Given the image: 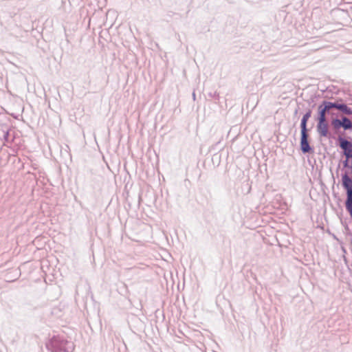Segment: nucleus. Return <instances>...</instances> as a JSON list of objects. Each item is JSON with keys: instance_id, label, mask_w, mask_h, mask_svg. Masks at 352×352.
I'll use <instances>...</instances> for the list:
<instances>
[{"instance_id": "1", "label": "nucleus", "mask_w": 352, "mask_h": 352, "mask_svg": "<svg viewBox=\"0 0 352 352\" xmlns=\"http://www.w3.org/2000/svg\"><path fill=\"white\" fill-rule=\"evenodd\" d=\"M342 185L346 190L347 197L345 206L352 217V179L347 175H344L342 176Z\"/></svg>"}, {"instance_id": "2", "label": "nucleus", "mask_w": 352, "mask_h": 352, "mask_svg": "<svg viewBox=\"0 0 352 352\" xmlns=\"http://www.w3.org/2000/svg\"><path fill=\"white\" fill-rule=\"evenodd\" d=\"M340 146L343 149L344 153L347 159L352 157V142L340 138Z\"/></svg>"}, {"instance_id": "3", "label": "nucleus", "mask_w": 352, "mask_h": 352, "mask_svg": "<svg viewBox=\"0 0 352 352\" xmlns=\"http://www.w3.org/2000/svg\"><path fill=\"white\" fill-rule=\"evenodd\" d=\"M307 139V133L301 134L300 148L304 153H308L311 150Z\"/></svg>"}, {"instance_id": "4", "label": "nucleus", "mask_w": 352, "mask_h": 352, "mask_svg": "<svg viewBox=\"0 0 352 352\" xmlns=\"http://www.w3.org/2000/svg\"><path fill=\"white\" fill-rule=\"evenodd\" d=\"M317 131L320 136L327 137L329 132L327 121H318Z\"/></svg>"}, {"instance_id": "5", "label": "nucleus", "mask_w": 352, "mask_h": 352, "mask_svg": "<svg viewBox=\"0 0 352 352\" xmlns=\"http://www.w3.org/2000/svg\"><path fill=\"white\" fill-rule=\"evenodd\" d=\"M336 109L340 110L342 112H343L344 113H345L346 115H352V109L351 108L348 107L344 104H338V103Z\"/></svg>"}, {"instance_id": "6", "label": "nucleus", "mask_w": 352, "mask_h": 352, "mask_svg": "<svg viewBox=\"0 0 352 352\" xmlns=\"http://www.w3.org/2000/svg\"><path fill=\"white\" fill-rule=\"evenodd\" d=\"M319 111V117L318 120V121H326V112L327 111L322 107V105H320L318 107Z\"/></svg>"}, {"instance_id": "7", "label": "nucleus", "mask_w": 352, "mask_h": 352, "mask_svg": "<svg viewBox=\"0 0 352 352\" xmlns=\"http://www.w3.org/2000/svg\"><path fill=\"white\" fill-rule=\"evenodd\" d=\"M342 127L345 130H348V129H350L352 128V122L346 117H343L342 118Z\"/></svg>"}, {"instance_id": "8", "label": "nucleus", "mask_w": 352, "mask_h": 352, "mask_svg": "<svg viewBox=\"0 0 352 352\" xmlns=\"http://www.w3.org/2000/svg\"><path fill=\"white\" fill-rule=\"evenodd\" d=\"M321 105H322V107L325 109L327 111H329L331 108H336L338 105V103H333L331 102H324Z\"/></svg>"}, {"instance_id": "9", "label": "nucleus", "mask_w": 352, "mask_h": 352, "mask_svg": "<svg viewBox=\"0 0 352 352\" xmlns=\"http://www.w3.org/2000/svg\"><path fill=\"white\" fill-rule=\"evenodd\" d=\"M331 123L333 126L336 129L342 127V120L334 119L332 120Z\"/></svg>"}, {"instance_id": "10", "label": "nucleus", "mask_w": 352, "mask_h": 352, "mask_svg": "<svg viewBox=\"0 0 352 352\" xmlns=\"http://www.w3.org/2000/svg\"><path fill=\"white\" fill-rule=\"evenodd\" d=\"M307 121L301 120L300 127H301V134L307 133Z\"/></svg>"}, {"instance_id": "11", "label": "nucleus", "mask_w": 352, "mask_h": 352, "mask_svg": "<svg viewBox=\"0 0 352 352\" xmlns=\"http://www.w3.org/2000/svg\"><path fill=\"white\" fill-rule=\"evenodd\" d=\"M310 116H311V111H309L306 114L304 115L302 120L307 121L309 120V118H310Z\"/></svg>"}]
</instances>
